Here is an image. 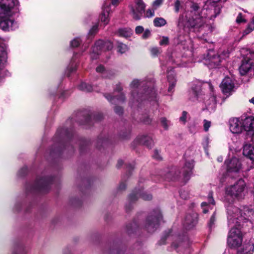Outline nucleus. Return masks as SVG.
<instances>
[{"instance_id": "nucleus-1", "label": "nucleus", "mask_w": 254, "mask_h": 254, "mask_svg": "<svg viewBox=\"0 0 254 254\" xmlns=\"http://www.w3.org/2000/svg\"><path fill=\"white\" fill-rule=\"evenodd\" d=\"M190 10L180 16L178 20V26L183 27L184 30L190 32L199 31L205 23L203 19V9H201L198 3L191 2Z\"/></svg>"}, {"instance_id": "nucleus-2", "label": "nucleus", "mask_w": 254, "mask_h": 254, "mask_svg": "<svg viewBox=\"0 0 254 254\" xmlns=\"http://www.w3.org/2000/svg\"><path fill=\"white\" fill-rule=\"evenodd\" d=\"M228 221L229 225L233 226L236 223L239 227L246 220H254V210L247 206L239 209L233 205L227 206Z\"/></svg>"}, {"instance_id": "nucleus-3", "label": "nucleus", "mask_w": 254, "mask_h": 254, "mask_svg": "<svg viewBox=\"0 0 254 254\" xmlns=\"http://www.w3.org/2000/svg\"><path fill=\"white\" fill-rule=\"evenodd\" d=\"M154 82L153 80L140 81L137 79H134L130 83L131 87L135 88L139 86L143 88L144 92L141 93L140 95H138V94L135 95L134 93H132L133 98L136 99L137 101L138 98H140L142 99H147L150 101H156L157 94L154 89Z\"/></svg>"}, {"instance_id": "nucleus-4", "label": "nucleus", "mask_w": 254, "mask_h": 254, "mask_svg": "<svg viewBox=\"0 0 254 254\" xmlns=\"http://www.w3.org/2000/svg\"><path fill=\"white\" fill-rule=\"evenodd\" d=\"M246 184L242 179H240L234 185L230 186L226 188V196L225 200L226 201L227 197H231L233 199L237 198L241 199L244 198L246 193Z\"/></svg>"}, {"instance_id": "nucleus-5", "label": "nucleus", "mask_w": 254, "mask_h": 254, "mask_svg": "<svg viewBox=\"0 0 254 254\" xmlns=\"http://www.w3.org/2000/svg\"><path fill=\"white\" fill-rule=\"evenodd\" d=\"M247 52L239 68L240 72L243 75H254V51L249 50Z\"/></svg>"}, {"instance_id": "nucleus-6", "label": "nucleus", "mask_w": 254, "mask_h": 254, "mask_svg": "<svg viewBox=\"0 0 254 254\" xmlns=\"http://www.w3.org/2000/svg\"><path fill=\"white\" fill-rule=\"evenodd\" d=\"M162 220V215L160 210L153 211L146 218L144 227L149 232H154L158 227L161 221Z\"/></svg>"}, {"instance_id": "nucleus-7", "label": "nucleus", "mask_w": 254, "mask_h": 254, "mask_svg": "<svg viewBox=\"0 0 254 254\" xmlns=\"http://www.w3.org/2000/svg\"><path fill=\"white\" fill-rule=\"evenodd\" d=\"M231 227L227 239L228 245L231 248H237L240 246L242 242V235L240 231V228L236 224L233 223Z\"/></svg>"}, {"instance_id": "nucleus-8", "label": "nucleus", "mask_w": 254, "mask_h": 254, "mask_svg": "<svg viewBox=\"0 0 254 254\" xmlns=\"http://www.w3.org/2000/svg\"><path fill=\"white\" fill-rule=\"evenodd\" d=\"M217 3V2H215L213 0H209L207 1L205 7L203 9L202 16L205 21V18H208L212 19L220 13L222 6Z\"/></svg>"}, {"instance_id": "nucleus-9", "label": "nucleus", "mask_w": 254, "mask_h": 254, "mask_svg": "<svg viewBox=\"0 0 254 254\" xmlns=\"http://www.w3.org/2000/svg\"><path fill=\"white\" fill-rule=\"evenodd\" d=\"M113 48V44L110 41H103L99 40L97 41L92 48L91 53V58L93 60L97 59L101 52L106 50H111Z\"/></svg>"}, {"instance_id": "nucleus-10", "label": "nucleus", "mask_w": 254, "mask_h": 254, "mask_svg": "<svg viewBox=\"0 0 254 254\" xmlns=\"http://www.w3.org/2000/svg\"><path fill=\"white\" fill-rule=\"evenodd\" d=\"M52 180L53 179L51 177L38 178L32 187L31 190L46 191L48 190L49 186L52 182Z\"/></svg>"}, {"instance_id": "nucleus-11", "label": "nucleus", "mask_w": 254, "mask_h": 254, "mask_svg": "<svg viewBox=\"0 0 254 254\" xmlns=\"http://www.w3.org/2000/svg\"><path fill=\"white\" fill-rule=\"evenodd\" d=\"M18 4V0H0V12L9 15L11 9Z\"/></svg>"}, {"instance_id": "nucleus-12", "label": "nucleus", "mask_w": 254, "mask_h": 254, "mask_svg": "<svg viewBox=\"0 0 254 254\" xmlns=\"http://www.w3.org/2000/svg\"><path fill=\"white\" fill-rule=\"evenodd\" d=\"M135 7H130L131 13L134 19L138 20L144 12L145 5L142 0H135Z\"/></svg>"}, {"instance_id": "nucleus-13", "label": "nucleus", "mask_w": 254, "mask_h": 254, "mask_svg": "<svg viewBox=\"0 0 254 254\" xmlns=\"http://www.w3.org/2000/svg\"><path fill=\"white\" fill-rule=\"evenodd\" d=\"M225 164L229 173H239L242 169V164L236 157H233L230 160L226 161Z\"/></svg>"}, {"instance_id": "nucleus-14", "label": "nucleus", "mask_w": 254, "mask_h": 254, "mask_svg": "<svg viewBox=\"0 0 254 254\" xmlns=\"http://www.w3.org/2000/svg\"><path fill=\"white\" fill-rule=\"evenodd\" d=\"M122 90V88L121 85H117L115 90V95L114 96L107 95L105 96V97L109 102L113 104H115L117 102H123L125 100V97L124 95L122 93L120 92Z\"/></svg>"}, {"instance_id": "nucleus-15", "label": "nucleus", "mask_w": 254, "mask_h": 254, "mask_svg": "<svg viewBox=\"0 0 254 254\" xmlns=\"http://www.w3.org/2000/svg\"><path fill=\"white\" fill-rule=\"evenodd\" d=\"M220 87L222 92L228 96L234 91V82L232 78L226 77L222 81Z\"/></svg>"}, {"instance_id": "nucleus-16", "label": "nucleus", "mask_w": 254, "mask_h": 254, "mask_svg": "<svg viewBox=\"0 0 254 254\" xmlns=\"http://www.w3.org/2000/svg\"><path fill=\"white\" fill-rule=\"evenodd\" d=\"M139 197H141L145 200H149L152 199V195L151 194L142 192L141 190H135L128 196L129 203L135 202L138 199Z\"/></svg>"}, {"instance_id": "nucleus-17", "label": "nucleus", "mask_w": 254, "mask_h": 254, "mask_svg": "<svg viewBox=\"0 0 254 254\" xmlns=\"http://www.w3.org/2000/svg\"><path fill=\"white\" fill-rule=\"evenodd\" d=\"M254 250V239L246 241L237 251V254H253Z\"/></svg>"}, {"instance_id": "nucleus-18", "label": "nucleus", "mask_w": 254, "mask_h": 254, "mask_svg": "<svg viewBox=\"0 0 254 254\" xmlns=\"http://www.w3.org/2000/svg\"><path fill=\"white\" fill-rule=\"evenodd\" d=\"M197 214L195 213L187 215L184 222L186 229L190 230L194 227L197 223Z\"/></svg>"}, {"instance_id": "nucleus-19", "label": "nucleus", "mask_w": 254, "mask_h": 254, "mask_svg": "<svg viewBox=\"0 0 254 254\" xmlns=\"http://www.w3.org/2000/svg\"><path fill=\"white\" fill-rule=\"evenodd\" d=\"M229 127L233 133H239L242 130V123L239 119L236 118L230 119Z\"/></svg>"}, {"instance_id": "nucleus-20", "label": "nucleus", "mask_w": 254, "mask_h": 254, "mask_svg": "<svg viewBox=\"0 0 254 254\" xmlns=\"http://www.w3.org/2000/svg\"><path fill=\"white\" fill-rule=\"evenodd\" d=\"M193 167V161L192 160H189L186 162L182 170L184 178L186 181L189 180Z\"/></svg>"}, {"instance_id": "nucleus-21", "label": "nucleus", "mask_w": 254, "mask_h": 254, "mask_svg": "<svg viewBox=\"0 0 254 254\" xmlns=\"http://www.w3.org/2000/svg\"><path fill=\"white\" fill-rule=\"evenodd\" d=\"M7 53L6 48L0 46V80L4 77V74L1 70V67L6 62Z\"/></svg>"}, {"instance_id": "nucleus-22", "label": "nucleus", "mask_w": 254, "mask_h": 254, "mask_svg": "<svg viewBox=\"0 0 254 254\" xmlns=\"http://www.w3.org/2000/svg\"><path fill=\"white\" fill-rule=\"evenodd\" d=\"M243 127L244 129L251 134H254V118L249 117L243 121Z\"/></svg>"}, {"instance_id": "nucleus-23", "label": "nucleus", "mask_w": 254, "mask_h": 254, "mask_svg": "<svg viewBox=\"0 0 254 254\" xmlns=\"http://www.w3.org/2000/svg\"><path fill=\"white\" fill-rule=\"evenodd\" d=\"M201 92V84L199 82L193 83L190 91V100L194 101L196 100Z\"/></svg>"}, {"instance_id": "nucleus-24", "label": "nucleus", "mask_w": 254, "mask_h": 254, "mask_svg": "<svg viewBox=\"0 0 254 254\" xmlns=\"http://www.w3.org/2000/svg\"><path fill=\"white\" fill-rule=\"evenodd\" d=\"M243 154L254 161V147L251 144L245 143L243 147Z\"/></svg>"}, {"instance_id": "nucleus-25", "label": "nucleus", "mask_w": 254, "mask_h": 254, "mask_svg": "<svg viewBox=\"0 0 254 254\" xmlns=\"http://www.w3.org/2000/svg\"><path fill=\"white\" fill-rule=\"evenodd\" d=\"M135 141L139 144H143L148 147H150L153 143L152 138L149 136L144 135L137 136Z\"/></svg>"}, {"instance_id": "nucleus-26", "label": "nucleus", "mask_w": 254, "mask_h": 254, "mask_svg": "<svg viewBox=\"0 0 254 254\" xmlns=\"http://www.w3.org/2000/svg\"><path fill=\"white\" fill-rule=\"evenodd\" d=\"M111 11L110 8L107 7V8L103 6V11L100 16V20L104 23V25H107L109 22V14Z\"/></svg>"}, {"instance_id": "nucleus-27", "label": "nucleus", "mask_w": 254, "mask_h": 254, "mask_svg": "<svg viewBox=\"0 0 254 254\" xmlns=\"http://www.w3.org/2000/svg\"><path fill=\"white\" fill-rule=\"evenodd\" d=\"M13 21L8 18L0 19V28L3 30H9L12 27Z\"/></svg>"}, {"instance_id": "nucleus-28", "label": "nucleus", "mask_w": 254, "mask_h": 254, "mask_svg": "<svg viewBox=\"0 0 254 254\" xmlns=\"http://www.w3.org/2000/svg\"><path fill=\"white\" fill-rule=\"evenodd\" d=\"M167 77L169 82V86L168 91L169 92H172L176 84V80L175 79L174 72L173 71L168 72Z\"/></svg>"}, {"instance_id": "nucleus-29", "label": "nucleus", "mask_w": 254, "mask_h": 254, "mask_svg": "<svg viewBox=\"0 0 254 254\" xmlns=\"http://www.w3.org/2000/svg\"><path fill=\"white\" fill-rule=\"evenodd\" d=\"M210 63L209 64L210 67H216L218 66L221 62V60L220 56L216 55H213L212 57L210 60Z\"/></svg>"}, {"instance_id": "nucleus-30", "label": "nucleus", "mask_w": 254, "mask_h": 254, "mask_svg": "<svg viewBox=\"0 0 254 254\" xmlns=\"http://www.w3.org/2000/svg\"><path fill=\"white\" fill-rule=\"evenodd\" d=\"M131 30L128 28H120L118 30V34L122 37H128L131 34Z\"/></svg>"}, {"instance_id": "nucleus-31", "label": "nucleus", "mask_w": 254, "mask_h": 254, "mask_svg": "<svg viewBox=\"0 0 254 254\" xmlns=\"http://www.w3.org/2000/svg\"><path fill=\"white\" fill-rule=\"evenodd\" d=\"M154 25L156 27H161L166 24L167 22L162 17H156L153 20Z\"/></svg>"}, {"instance_id": "nucleus-32", "label": "nucleus", "mask_w": 254, "mask_h": 254, "mask_svg": "<svg viewBox=\"0 0 254 254\" xmlns=\"http://www.w3.org/2000/svg\"><path fill=\"white\" fill-rule=\"evenodd\" d=\"M117 49L118 53L123 54L127 52L129 48L127 45L122 43H118L117 45Z\"/></svg>"}, {"instance_id": "nucleus-33", "label": "nucleus", "mask_w": 254, "mask_h": 254, "mask_svg": "<svg viewBox=\"0 0 254 254\" xmlns=\"http://www.w3.org/2000/svg\"><path fill=\"white\" fill-rule=\"evenodd\" d=\"M78 88L80 90L86 91V92H90L93 90L92 86L88 84L85 82L81 83L78 86Z\"/></svg>"}, {"instance_id": "nucleus-34", "label": "nucleus", "mask_w": 254, "mask_h": 254, "mask_svg": "<svg viewBox=\"0 0 254 254\" xmlns=\"http://www.w3.org/2000/svg\"><path fill=\"white\" fill-rule=\"evenodd\" d=\"M112 4L113 5L117 6L119 4V0H106L103 5V6L107 8H110V5Z\"/></svg>"}, {"instance_id": "nucleus-35", "label": "nucleus", "mask_w": 254, "mask_h": 254, "mask_svg": "<svg viewBox=\"0 0 254 254\" xmlns=\"http://www.w3.org/2000/svg\"><path fill=\"white\" fill-rule=\"evenodd\" d=\"M81 43V40L78 38H76L73 39L70 42V46L72 47L75 48L78 47Z\"/></svg>"}, {"instance_id": "nucleus-36", "label": "nucleus", "mask_w": 254, "mask_h": 254, "mask_svg": "<svg viewBox=\"0 0 254 254\" xmlns=\"http://www.w3.org/2000/svg\"><path fill=\"white\" fill-rule=\"evenodd\" d=\"M160 123L161 124L162 126L164 127L165 129H167L168 128L169 122L168 121L166 118H161L160 119Z\"/></svg>"}, {"instance_id": "nucleus-37", "label": "nucleus", "mask_w": 254, "mask_h": 254, "mask_svg": "<svg viewBox=\"0 0 254 254\" xmlns=\"http://www.w3.org/2000/svg\"><path fill=\"white\" fill-rule=\"evenodd\" d=\"M203 128L205 131H207L209 130V127L211 126V123L210 121L206 120L203 121Z\"/></svg>"}, {"instance_id": "nucleus-38", "label": "nucleus", "mask_w": 254, "mask_h": 254, "mask_svg": "<svg viewBox=\"0 0 254 254\" xmlns=\"http://www.w3.org/2000/svg\"><path fill=\"white\" fill-rule=\"evenodd\" d=\"M188 113L186 111H183L181 117L180 118V122H182L183 124H185L187 122Z\"/></svg>"}, {"instance_id": "nucleus-39", "label": "nucleus", "mask_w": 254, "mask_h": 254, "mask_svg": "<svg viewBox=\"0 0 254 254\" xmlns=\"http://www.w3.org/2000/svg\"><path fill=\"white\" fill-rule=\"evenodd\" d=\"M215 220H216V219H215V213H214L213 214L211 217L210 220L209 221V223H208V226L210 228H212V227L214 224V222L215 221Z\"/></svg>"}, {"instance_id": "nucleus-40", "label": "nucleus", "mask_w": 254, "mask_h": 254, "mask_svg": "<svg viewBox=\"0 0 254 254\" xmlns=\"http://www.w3.org/2000/svg\"><path fill=\"white\" fill-rule=\"evenodd\" d=\"M151 55L153 56H157L160 53V50L156 47L152 48L150 49Z\"/></svg>"}, {"instance_id": "nucleus-41", "label": "nucleus", "mask_w": 254, "mask_h": 254, "mask_svg": "<svg viewBox=\"0 0 254 254\" xmlns=\"http://www.w3.org/2000/svg\"><path fill=\"white\" fill-rule=\"evenodd\" d=\"M169 43V39L167 37H163L159 42L160 45H167Z\"/></svg>"}, {"instance_id": "nucleus-42", "label": "nucleus", "mask_w": 254, "mask_h": 254, "mask_svg": "<svg viewBox=\"0 0 254 254\" xmlns=\"http://www.w3.org/2000/svg\"><path fill=\"white\" fill-rule=\"evenodd\" d=\"M236 21L237 23H240L242 22H245V21H246L245 19L243 18L242 14L241 13H240L238 14Z\"/></svg>"}, {"instance_id": "nucleus-43", "label": "nucleus", "mask_w": 254, "mask_h": 254, "mask_svg": "<svg viewBox=\"0 0 254 254\" xmlns=\"http://www.w3.org/2000/svg\"><path fill=\"white\" fill-rule=\"evenodd\" d=\"M143 32V33L142 37L143 39H146L149 38L151 35L150 31L148 29H146Z\"/></svg>"}, {"instance_id": "nucleus-44", "label": "nucleus", "mask_w": 254, "mask_h": 254, "mask_svg": "<svg viewBox=\"0 0 254 254\" xmlns=\"http://www.w3.org/2000/svg\"><path fill=\"white\" fill-rule=\"evenodd\" d=\"M76 69V64L72 63L70 65H69L67 67V70L69 72H72L75 71Z\"/></svg>"}, {"instance_id": "nucleus-45", "label": "nucleus", "mask_w": 254, "mask_h": 254, "mask_svg": "<svg viewBox=\"0 0 254 254\" xmlns=\"http://www.w3.org/2000/svg\"><path fill=\"white\" fill-rule=\"evenodd\" d=\"M201 206L203 209V212L206 213L208 211V209L206 207L208 206V204L206 202H203L201 203Z\"/></svg>"}, {"instance_id": "nucleus-46", "label": "nucleus", "mask_w": 254, "mask_h": 254, "mask_svg": "<svg viewBox=\"0 0 254 254\" xmlns=\"http://www.w3.org/2000/svg\"><path fill=\"white\" fill-rule=\"evenodd\" d=\"M208 200L209 201V204H211L213 205H215V201L212 197V194L211 193H209L208 195Z\"/></svg>"}, {"instance_id": "nucleus-47", "label": "nucleus", "mask_w": 254, "mask_h": 254, "mask_svg": "<svg viewBox=\"0 0 254 254\" xmlns=\"http://www.w3.org/2000/svg\"><path fill=\"white\" fill-rule=\"evenodd\" d=\"M98 29V26L97 25H94L92 27V28L90 29V30L89 32V34L90 35H94L95 34Z\"/></svg>"}, {"instance_id": "nucleus-48", "label": "nucleus", "mask_w": 254, "mask_h": 254, "mask_svg": "<svg viewBox=\"0 0 254 254\" xmlns=\"http://www.w3.org/2000/svg\"><path fill=\"white\" fill-rule=\"evenodd\" d=\"M153 157L157 160H160L161 159V157L157 150L154 151Z\"/></svg>"}, {"instance_id": "nucleus-49", "label": "nucleus", "mask_w": 254, "mask_h": 254, "mask_svg": "<svg viewBox=\"0 0 254 254\" xmlns=\"http://www.w3.org/2000/svg\"><path fill=\"white\" fill-rule=\"evenodd\" d=\"M135 31L136 34H139L144 31V28L141 26H138L135 28Z\"/></svg>"}, {"instance_id": "nucleus-50", "label": "nucleus", "mask_w": 254, "mask_h": 254, "mask_svg": "<svg viewBox=\"0 0 254 254\" xmlns=\"http://www.w3.org/2000/svg\"><path fill=\"white\" fill-rule=\"evenodd\" d=\"M163 1V0H155L153 3V6L155 8H157L162 3Z\"/></svg>"}, {"instance_id": "nucleus-51", "label": "nucleus", "mask_w": 254, "mask_h": 254, "mask_svg": "<svg viewBox=\"0 0 254 254\" xmlns=\"http://www.w3.org/2000/svg\"><path fill=\"white\" fill-rule=\"evenodd\" d=\"M154 15V10L152 9H148L146 11V16L151 17Z\"/></svg>"}, {"instance_id": "nucleus-52", "label": "nucleus", "mask_w": 254, "mask_h": 254, "mask_svg": "<svg viewBox=\"0 0 254 254\" xmlns=\"http://www.w3.org/2000/svg\"><path fill=\"white\" fill-rule=\"evenodd\" d=\"M181 5L180 1L179 0H177L175 2V10L176 12H178L180 9V6Z\"/></svg>"}, {"instance_id": "nucleus-53", "label": "nucleus", "mask_w": 254, "mask_h": 254, "mask_svg": "<svg viewBox=\"0 0 254 254\" xmlns=\"http://www.w3.org/2000/svg\"><path fill=\"white\" fill-rule=\"evenodd\" d=\"M180 196L184 199H186L188 198L189 196H188V193H187V192H186L185 191H181L180 192Z\"/></svg>"}, {"instance_id": "nucleus-54", "label": "nucleus", "mask_w": 254, "mask_h": 254, "mask_svg": "<svg viewBox=\"0 0 254 254\" xmlns=\"http://www.w3.org/2000/svg\"><path fill=\"white\" fill-rule=\"evenodd\" d=\"M115 111L117 114L121 115L123 113V109L122 107L118 106L115 107Z\"/></svg>"}, {"instance_id": "nucleus-55", "label": "nucleus", "mask_w": 254, "mask_h": 254, "mask_svg": "<svg viewBox=\"0 0 254 254\" xmlns=\"http://www.w3.org/2000/svg\"><path fill=\"white\" fill-rule=\"evenodd\" d=\"M248 27H249V28L251 29L252 30H254V17L253 18L251 23H250L248 25Z\"/></svg>"}, {"instance_id": "nucleus-56", "label": "nucleus", "mask_w": 254, "mask_h": 254, "mask_svg": "<svg viewBox=\"0 0 254 254\" xmlns=\"http://www.w3.org/2000/svg\"><path fill=\"white\" fill-rule=\"evenodd\" d=\"M105 70V68L103 65H99L96 68V71L98 72H102Z\"/></svg>"}, {"instance_id": "nucleus-57", "label": "nucleus", "mask_w": 254, "mask_h": 254, "mask_svg": "<svg viewBox=\"0 0 254 254\" xmlns=\"http://www.w3.org/2000/svg\"><path fill=\"white\" fill-rule=\"evenodd\" d=\"M209 143V138L207 137L205 138L204 141L205 149H206L208 147Z\"/></svg>"}, {"instance_id": "nucleus-58", "label": "nucleus", "mask_w": 254, "mask_h": 254, "mask_svg": "<svg viewBox=\"0 0 254 254\" xmlns=\"http://www.w3.org/2000/svg\"><path fill=\"white\" fill-rule=\"evenodd\" d=\"M253 31V30H251V29L249 28V27H247V28L244 30V32H243V35H246L249 34L250 33H251Z\"/></svg>"}, {"instance_id": "nucleus-59", "label": "nucleus", "mask_w": 254, "mask_h": 254, "mask_svg": "<svg viewBox=\"0 0 254 254\" xmlns=\"http://www.w3.org/2000/svg\"><path fill=\"white\" fill-rule=\"evenodd\" d=\"M253 31V30H251V29L249 28V27H247V28L244 30V32H243V35H246L249 34L250 33H251Z\"/></svg>"}, {"instance_id": "nucleus-60", "label": "nucleus", "mask_w": 254, "mask_h": 254, "mask_svg": "<svg viewBox=\"0 0 254 254\" xmlns=\"http://www.w3.org/2000/svg\"><path fill=\"white\" fill-rule=\"evenodd\" d=\"M126 185L124 183H122L119 186V190H122L126 189Z\"/></svg>"}, {"instance_id": "nucleus-61", "label": "nucleus", "mask_w": 254, "mask_h": 254, "mask_svg": "<svg viewBox=\"0 0 254 254\" xmlns=\"http://www.w3.org/2000/svg\"><path fill=\"white\" fill-rule=\"evenodd\" d=\"M62 254H72L69 249H65L63 250Z\"/></svg>"}, {"instance_id": "nucleus-62", "label": "nucleus", "mask_w": 254, "mask_h": 254, "mask_svg": "<svg viewBox=\"0 0 254 254\" xmlns=\"http://www.w3.org/2000/svg\"><path fill=\"white\" fill-rule=\"evenodd\" d=\"M184 246V243H181L179 244V245H176V244L175 243H174L173 244H172V246L173 247H174L175 249H177L178 248H179V247H183Z\"/></svg>"}, {"instance_id": "nucleus-63", "label": "nucleus", "mask_w": 254, "mask_h": 254, "mask_svg": "<svg viewBox=\"0 0 254 254\" xmlns=\"http://www.w3.org/2000/svg\"><path fill=\"white\" fill-rule=\"evenodd\" d=\"M123 164V161L122 160H119L118 164H117V167H121Z\"/></svg>"}, {"instance_id": "nucleus-64", "label": "nucleus", "mask_w": 254, "mask_h": 254, "mask_svg": "<svg viewBox=\"0 0 254 254\" xmlns=\"http://www.w3.org/2000/svg\"><path fill=\"white\" fill-rule=\"evenodd\" d=\"M250 102L254 105V97L250 100Z\"/></svg>"}]
</instances>
